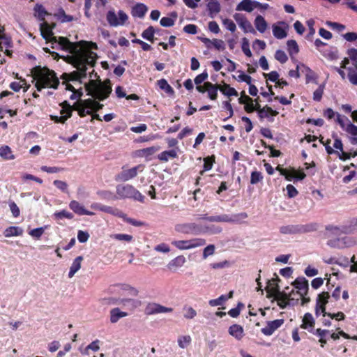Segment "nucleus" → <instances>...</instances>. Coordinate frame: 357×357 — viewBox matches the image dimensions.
I'll return each instance as SVG.
<instances>
[{
  "label": "nucleus",
  "mask_w": 357,
  "mask_h": 357,
  "mask_svg": "<svg viewBox=\"0 0 357 357\" xmlns=\"http://www.w3.org/2000/svg\"><path fill=\"white\" fill-rule=\"evenodd\" d=\"M41 36L52 43V48L65 50L72 55L70 57V63L77 69L69 74H63V77H67L69 81H80L86 77L87 66L94 67L96 63L98 55L93 52L89 51L86 47H79L84 42L72 43L66 38L53 36V33L48 24H40Z\"/></svg>",
  "instance_id": "obj_1"
},
{
  "label": "nucleus",
  "mask_w": 357,
  "mask_h": 357,
  "mask_svg": "<svg viewBox=\"0 0 357 357\" xmlns=\"http://www.w3.org/2000/svg\"><path fill=\"white\" fill-rule=\"evenodd\" d=\"M87 95L93 97L94 99L88 98L84 100V106L90 109L91 112H96L102 109L103 104L97 102L103 101L107 99L112 93V86L109 79L103 82L100 80L97 82L95 80L91 79L89 83L85 84Z\"/></svg>",
  "instance_id": "obj_2"
},
{
  "label": "nucleus",
  "mask_w": 357,
  "mask_h": 357,
  "mask_svg": "<svg viewBox=\"0 0 357 357\" xmlns=\"http://www.w3.org/2000/svg\"><path fill=\"white\" fill-rule=\"evenodd\" d=\"M33 77L36 80L35 86L38 91L45 88L56 89L59 85V80L54 71L47 67L36 66L32 70Z\"/></svg>",
  "instance_id": "obj_3"
},
{
  "label": "nucleus",
  "mask_w": 357,
  "mask_h": 357,
  "mask_svg": "<svg viewBox=\"0 0 357 357\" xmlns=\"http://www.w3.org/2000/svg\"><path fill=\"white\" fill-rule=\"evenodd\" d=\"M116 199H133L143 203L144 196L134 186L130 184H119L116 187Z\"/></svg>",
  "instance_id": "obj_4"
},
{
  "label": "nucleus",
  "mask_w": 357,
  "mask_h": 357,
  "mask_svg": "<svg viewBox=\"0 0 357 357\" xmlns=\"http://www.w3.org/2000/svg\"><path fill=\"white\" fill-rule=\"evenodd\" d=\"M175 230L177 232L184 234L199 235L208 232V227H204L203 226L195 222H186L177 224L175 226Z\"/></svg>",
  "instance_id": "obj_5"
},
{
  "label": "nucleus",
  "mask_w": 357,
  "mask_h": 357,
  "mask_svg": "<svg viewBox=\"0 0 357 357\" xmlns=\"http://www.w3.org/2000/svg\"><path fill=\"white\" fill-rule=\"evenodd\" d=\"M106 19L110 26L116 27L123 26L128 19V15L123 10L118 11V16L114 10H109L106 15Z\"/></svg>",
  "instance_id": "obj_6"
},
{
  "label": "nucleus",
  "mask_w": 357,
  "mask_h": 357,
  "mask_svg": "<svg viewBox=\"0 0 357 357\" xmlns=\"http://www.w3.org/2000/svg\"><path fill=\"white\" fill-rule=\"evenodd\" d=\"M248 217V213L245 212L233 214H222L219 215H215V222L241 224Z\"/></svg>",
  "instance_id": "obj_7"
},
{
  "label": "nucleus",
  "mask_w": 357,
  "mask_h": 357,
  "mask_svg": "<svg viewBox=\"0 0 357 357\" xmlns=\"http://www.w3.org/2000/svg\"><path fill=\"white\" fill-rule=\"evenodd\" d=\"M172 244L176 248L183 250L204 245L206 241L202 238H194L190 240L174 241L172 242Z\"/></svg>",
  "instance_id": "obj_8"
},
{
  "label": "nucleus",
  "mask_w": 357,
  "mask_h": 357,
  "mask_svg": "<svg viewBox=\"0 0 357 357\" xmlns=\"http://www.w3.org/2000/svg\"><path fill=\"white\" fill-rule=\"evenodd\" d=\"M274 299L278 301V305L281 309H285L289 305L290 294L284 291H281L280 286L276 284L273 288Z\"/></svg>",
  "instance_id": "obj_9"
},
{
  "label": "nucleus",
  "mask_w": 357,
  "mask_h": 357,
  "mask_svg": "<svg viewBox=\"0 0 357 357\" xmlns=\"http://www.w3.org/2000/svg\"><path fill=\"white\" fill-rule=\"evenodd\" d=\"M172 312H173V308L163 306L157 303H149L144 309V313L146 315L169 313Z\"/></svg>",
  "instance_id": "obj_10"
},
{
  "label": "nucleus",
  "mask_w": 357,
  "mask_h": 357,
  "mask_svg": "<svg viewBox=\"0 0 357 357\" xmlns=\"http://www.w3.org/2000/svg\"><path fill=\"white\" fill-rule=\"evenodd\" d=\"M61 105L63 107V109L61 111L62 116H50L51 119L53 120L55 123H64L72 115V107L67 101H64Z\"/></svg>",
  "instance_id": "obj_11"
},
{
  "label": "nucleus",
  "mask_w": 357,
  "mask_h": 357,
  "mask_svg": "<svg viewBox=\"0 0 357 357\" xmlns=\"http://www.w3.org/2000/svg\"><path fill=\"white\" fill-rule=\"evenodd\" d=\"M91 208L92 209L100 211H102V212H105V213H109V214H112V215H114L115 216L120 217V218H124L125 217V213H123V212H121L119 209L113 208L112 206L102 205V204H101L100 203H93L91 205Z\"/></svg>",
  "instance_id": "obj_12"
},
{
  "label": "nucleus",
  "mask_w": 357,
  "mask_h": 357,
  "mask_svg": "<svg viewBox=\"0 0 357 357\" xmlns=\"http://www.w3.org/2000/svg\"><path fill=\"white\" fill-rule=\"evenodd\" d=\"M353 244L349 237L336 238L328 241L327 245L333 248L343 249L351 246Z\"/></svg>",
  "instance_id": "obj_13"
},
{
  "label": "nucleus",
  "mask_w": 357,
  "mask_h": 357,
  "mask_svg": "<svg viewBox=\"0 0 357 357\" xmlns=\"http://www.w3.org/2000/svg\"><path fill=\"white\" fill-rule=\"evenodd\" d=\"M292 285L298 289V294L301 296H305L309 289L308 281L304 277L297 278L293 282Z\"/></svg>",
  "instance_id": "obj_14"
},
{
  "label": "nucleus",
  "mask_w": 357,
  "mask_h": 357,
  "mask_svg": "<svg viewBox=\"0 0 357 357\" xmlns=\"http://www.w3.org/2000/svg\"><path fill=\"white\" fill-rule=\"evenodd\" d=\"M284 321L283 319L268 321L267 325L261 328V333L265 335L270 336L284 324Z\"/></svg>",
  "instance_id": "obj_15"
},
{
  "label": "nucleus",
  "mask_w": 357,
  "mask_h": 357,
  "mask_svg": "<svg viewBox=\"0 0 357 357\" xmlns=\"http://www.w3.org/2000/svg\"><path fill=\"white\" fill-rule=\"evenodd\" d=\"M139 166H136L130 169H124L123 168L122 172H121L116 176V181H128L133 178H135L137 175V169Z\"/></svg>",
  "instance_id": "obj_16"
},
{
  "label": "nucleus",
  "mask_w": 357,
  "mask_h": 357,
  "mask_svg": "<svg viewBox=\"0 0 357 357\" xmlns=\"http://www.w3.org/2000/svg\"><path fill=\"white\" fill-rule=\"evenodd\" d=\"M279 24H282L284 26V28H282L278 24L273 25V34L277 39H283L287 37V29L288 28V25L284 22H279Z\"/></svg>",
  "instance_id": "obj_17"
},
{
  "label": "nucleus",
  "mask_w": 357,
  "mask_h": 357,
  "mask_svg": "<svg viewBox=\"0 0 357 357\" xmlns=\"http://www.w3.org/2000/svg\"><path fill=\"white\" fill-rule=\"evenodd\" d=\"M329 298L330 296L327 291L321 292L317 297L316 305L321 307V313L324 317L326 314V305L328 303Z\"/></svg>",
  "instance_id": "obj_18"
},
{
  "label": "nucleus",
  "mask_w": 357,
  "mask_h": 357,
  "mask_svg": "<svg viewBox=\"0 0 357 357\" xmlns=\"http://www.w3.org/2000/svg\"><path fill=\"white\" fill-rule=\"evenodd\" d=\"M204 86L208 92V97L211 100H215L218 97V91L220 89V86L217 84H212L211 82H204Z\"/></svg>",
  "instance_id": "obj_19"
},
{
  "label": "nucleus",
  "mask_w": 357,
  "mask_h": 357,
  "mask_svg": "<svg viewBox=\"0 0 357 357\" xmlns=\"http://www.w3.org/2000/svg\"><path fill=\"white\" fill-rule=\"evenodd\" d=\"M148 10L147 6L142 3H137L132 8V15L135 17L143 18Z\"/></svg>",
  "instance_id": "obj_20"
},
{
  "label": "nucleus",
  "mask_w": 357,
  "mask_h": 357,
  "mask_svg": "<svg viewBox=\"0 0 357 357\" xmlns=\"http://www.w3.org/2000/svg\"><path fill=\"white\" fill-rule=\"evenodd\" d=\"M186 262L185 257L183 255H179L174 259H172L167 264V268L169 270H176L182 267Z\"/></svg>",
  "instance_id": "obj_21"
},
{
  "label": "nucleus",
  "mask_w": 357,
  "mask_h": 357,
  "mask_svg": "<svg viewBox=\"0 0 357 357\" xmlns=\"http://www.w3.org/2000/svg\"><path fill=\"white\" fill-rule=\"evenodd\" d=\"M237 11L251 13L254 10V1L242 0L236 7Z\"/></svg>",
  "instance_id": "obj_22"
},
{
  "label": "nucleus",
  "mask_w": 357,
  "mask_h": 357,
  "mask_svg": "<svg viewBox=\"0 0 357 357\" xmlns=\"http://www.w3.org/2000/svg\"><path fill=\"white\" fill-rule=\"evenodd\" d=\"M301 70L302 73H305L306 83H309L310 82H314V83H317L316 81L317 75L313 70H312L308 66H305L303 63L301 64Z\"/></svg>",
  "instance_id": "obj_23"
},
{
  "label": "nucleus",
  "mask_w": 357,
  "mask_h": 357,
  "mask_svg": "<svg viewBox=\"0 0 357 357\" xmlns=\"http://www.w3.org/2000/svg\"><path fill=\"white\" fill-rule=\"evenodd\" d=\"M314 325V320L311 313L307 312L305 314L303 319V324L301 327L305 329H308L310 332H312Z\"/></svg>",
  "instance_id": "obj_24"
},
{
  "label": "nucleus",
  "mask_w": 357,
  "mask_h": 357,
  "mask_svg": "<svg viewBox=\"0 0 357 357\" xmlns=\"http://www.w3.org/2000/svg\"><path fill=\"white\" fill-rule=\"evenodd\" d=\"M229 333L240 340L243 337V328L238 324H233L229 328Z\"/></svg>",
  "instance_id": "obj_25"
},
{
  "label": "nucleus",
  "mask_w": 357,
  "mask_h": 357,
  "mask_svg": "<svg viewBox=\"0 0 357 357\" xmlns=\"http://www.w3.org/2000/svg\"><path fill=\"white\" fill-rule=\"evenodd\" d=\"M128 316V313L121 311L119 307L110 310V321L112 324L116 323L121 318Z\"/></svg>",
  "instance_id": "obj_26"
},
{
  "label": "nucleus",
  "mask_w": 357,
  "mask_h": 357,
  "mask_svg": "<svg viewBox=\"0 0 357 357\" xmlns=\"http://www.w3.org/2000/svg\"><path fill=\"white\" fill-rule=\"evenodd\" d=\"M83 260L82 256H78L76 257L74 261H73L70 267V271L68 273V278H72L75 274L81 268V262Z\"/></svg>",
  "instance_id": "obj_27"
},
{
  "label": "nucleus",
  "mask_w": 357,
  "mask_h": 357,
  "mask_svg": "<svg viewBox=\"0 0 357 357\" xmlns=\"http://www.w3.org/2000/svg\"><path fill=\"white\" fill-rule=\"evenodd\" d=\"M280 281V279L276 273L274 274V277L271 280L268 281V285L266 288L268 293V298H272L274 296L273 288L275 287L276 284L278 285V282Z\"/></svg>",
  "instance_id": "obj_28"
},
{
  "label": "nucleus",
  "mask_w": 357,
  "mask_h": 357,
  "mask_svg": "<svg viewBox=\"0 0 357 357\" xmlns=\"http://www.w3.org/2000/svg\"><path fill=\"white\" fill-rule=\"evenodd\" d=\"M206 6L208 11V15L211 18H213L215 15L220 11L221 9L220 4L217 0L215 1H209Z\"/></svg>",
  "instance_id": "obj_29"
},
{
  "label": "nucleus",
  "mask_w": 357,
  "mask_h": 357,
  "mask_svg": "<svg viewBox=\"0 0 357 357\" xmlns=\"http://www.w3.org/2000/svg\"><path fill=\"white\" fill-rule=\"evenodd\" d=\"M255 26L259 32L263 33L266 30L268 24L261 15H257L255 20Z\"/></svg>",
  "instance_id": "obj_30"
},
{
  "label": "nucleus",
  "mask_w": 357,
  "mask_h": 357,
  "mask_svg": "<svg viewBox=\"0 0 357 357\" xmlns=\"http://www.w3.org/2000/svg\"><path fill=\"white\" fill-rule=\"evenodd\" d=\"M23 233V229L20 227L11 226L6 228L3 232L6 237L21 236Z\"/></svg>",
  "instance_id": "obj_31"
},
{
  "label": "nucleus",
  "mask_w": 357,
  "mask_h": 357,
  "mask_svg": "<svg viewBox=\"0 0 357 357\" xmlns=\"http://www.w3.org/2000/svg\"><path fill=\"white\" fill-rule=\"evenodd\" d=\"M176 157L177 153L174 149L162 151L158 155V158L162 162H167L169 158H175Z\"/></svg>",
  "instance_id": "obj_32"
},
{
  "label": "nucleus",
  "mask_w": 357,
  "mask_h": 357,
  "mask_svg": "<svg viewBox=\"0 0 357 357\" xmlns=\"http://www.w3.org/2000/svg\"><path fill=\"white\" fill-rule=\"evenodd\" d=\"M98 197L106 201H115L117 200L116 195L109 190H99L97 192Z\"/></svg>",
  "instance_id": "obj_33"
},
{
  "label": "nucleus",
  "mask_w": 357,
  "mask_h": 357,
  "mask_svg": "<svg viewBox=\"0 0 357 357\" xmlns=\"http://www.w3.org/2000/svg\"><path fill=\"white\" fill-rule=\"evenodd\" d=\"M158 86L166 93L172 96L174 93L173 88L168 84L165 79H161L158 81Z\"/></svg>",
  "instance_id": "obj_34"
},
{
  "label": "nucleus",
  "mask_w": 357,
  "mask_h": 357,
  "mask_svg": "<svg viewBox=\"0 0 357 357\" xmlns=\"http://www.w3.org/2000/svg\"><path fill=\"white\" fill-rule=\"evenodd\" d=\"M220 91L222 94L228 97L238 96V91L227 84H225L223 86H220Z\"/></svg>",
  "instance_id": "obj_35"
},
{
  "label": "nucleus",
  "mask_w": 357,
  "mask_h": 357,
  "mask_svg": "<svg viewBox=\"0 0 357 357\" xmlns=\"http://www.w3.org/2000/svg\"><path fill=\"white\" fill-rule=\"evenodd\" d=\"M280 231L283 234H299L298 225L282 226L280 228Z\"/></svg>",
  "instance_id": "obj_36"
},
{
  "label": "nucleus",
  "mask_w": 357,
  "mask_h": 357,
  "mask_svg": "<svg viewBox=\"0 0 357 357\" xmlns=\"http://www.w3.org/2000/svg\"><path fill=\"white\" fill-rule=\"evenodd\" d=\"M155 28L153 26H149L142 33V37L150 42L154 41V34L155 33Z\"/></svg>",
  "instance_id": "obj_37"
},
{
  "label": "nucleus",
  "mask_w": 357,
  "mask_h": 357,
  "mask_svg": "<svg viewBox=\"0 0 357 357\" xmlns=\"http://www.w3.org/2000/svg\"><path fill=\"white\" fill-rule=\"evenodd\" d=\"M0 156L5 160H13L14 155L12 153L11 149L8 146L0 147Z\"/></svg>",
  "instance_id": "obj_38"
},
{
  "label": "nucleus",
  "mask_w": 357,
  "mask_h": 357,
  "mask_svg": "<svg viewBox=\"0 0 357 357\" xmlns=\"http://www.w3.org/2000/svg\"><path fill=\"white\" fill-rule=\"evenodd\" d=\"M116 303L122 304L125 306L128 305L130 306L132 308H135L140 305L141 302L139 301L135 300L132 298H124L117 301Z\"/></svg>",
  "instance_id": "obj_39"
},
{
  "label": "nucleus",
  "mask_w": 357,
  "mask_h": 357,
  "mask_svg": "<svg viewBox=\"0 0 357 357\" xmlns=\"http://www.w3.org/2000/svg\"><path fill=\"white\" fill-rule=\"evenodd\" d=\"M287 51L290 56L296 54L299 52L298 45L295 40H289L287 42Z\"/></svg>",
  "instance_id": "obj_40"
},
{
  "label": "nucleus",
  "mask_w": 357,
  "mask_h": 357,
  "mask_svg": "<svg viewBox=\"0 0 357 357\" xmlns=\"http://www.w3.org/2000/svg\"><path fill=\"white\" fill-rule=\"evenodd\" d=\"M347 70V77L349 82L354 85H357V66H354V67H349Z\"/></svg>",
  "instance_id": "obj_41"
},
{
  "label": "nucleus",
  "mask_w": 357,
  "mask_h": 357,
  "mask_svg": "<svg viewBox=\"0 0 357 357\" xmlns=\"http://www.w3.org/2000/svg\"><path fill=\"white\" fill-rule=\"evenodd\" d=\"M56 17H57V19L59 20H60V22L62 23L70 22L74 20V18L72 15H66L63 8H60L58 10Z\"/></svg>",
  "instance_id": "obj_42"
},
{
  "label": "nucleus",
  "mask_w": 357,
  "mask_h": 357,
  "mask_svg": "<svg viewBox=\"0 0 357 357\" xmlns=\"http://www.w3.org/2000/svg\"><path fill=\"white\" fill-rule=\"evenodd\" d=\"M317 223H310L307 225H298L299 234L307 233L317 230Z\"/></svg>",
  "instance_id": "obj_43"
},
{
  "label": "nucleus",
  "mask_w": 357,
  "mask_h": 357,
  "mask_svg": "<svg viewBox=\"0 0 357 357\" xmlns=\"http://www.w3.org/2000/svg\"><path fill=\"white\" fill-rule=\"evenodd\" d=\"M36 15L39 20L43 21L45 20V16L47 15L45 7L41 4H36L34 8Z\"/></svg>",
  "instance_id": "obj_44"
},
{
  "label": "nucleus",
  "mask_w": 357,
  "mask_h": 357,
  "mask_svg": "<svg viewBox=\"0 0 357 357\" xmlns=\"http://www.w3.org/2000/svg\"><path fill=\"white\" fill-rule=\"evenodd\" d=\"M70 208L75 213L82 215L84 208L77 201H71L69 204Z\"/></svg>",
  "instance_id": "obj_45"
},
{
  "label": "nucleus",
  "mask_w": 357,
  "mask_h": 357,
  "mask_svg": "<svg viewBox=\"0 0 357 357\" xmlns=\"http://www.w3.org/2000/svg\"><path fill=\"white\" fill-rule=\"evenodd\" d=\"M323 56L328 60L333 61L338 59V50L336 47H333L331 50L323 52Z\"/></svg>",
  "instance_id": "obj_46"
},
{
  "label": "nucleus",
  "mask_w": 357,
  "mask_h": 357,
  "mask_svg": "<svg viewBox=\"0 0 357 357\" xmlns=\"http://www.w3.org/2000/svg\"><path fill=\"white\" fill-rule=\"evenodd\" d=\"M329 333V331L328 330H324L321 328H317L314 333H313L314 335L320 337L319 342L321 343V346L322 347H324V344H326L327 341L324 338V336Z\"/></svg>",
  "instance_id": "obj_47"
},
{
  "label": "nucleus",
  "mask_w": 357,
  "mask_h": 357,
  "mask_svg": "<svg viewBox=\"0 0 357 357\" xmlns=\"http://www.w3.org/2000/svg\"><path fill=\"white\" fill-rule=\"evenodd\" d=\"M54 216L55 219H57V220H61L63 218H67V219L70 220V219L73 218V213H71L66 210H63V211H57V212L54 213Z\"/></svg>",
  "instance_id": "obj_48"
},
{
  "label": "nucleus",
  "mask_w": 357,
  "mask_h": 357,
  "mask_svg": "<svg viewBox=\"0 0 357 357\" xmlns=\"http://www.w3.org/2000/svg\"><path fill=\"white\" fill-rule=\"evenodd\" d=\"M325 88V84H321L319 86V87L314 91L313 93V100L315 101H320L321 100L322 96L324 94V90Z\"/></svg>",
  "instance_id": "obj_49"
},
{
  "label": "nucleus",
  "mask_w": 357,
  "mask_h": 357,
  "mask_svg": "<svg viewBox=\"0 0 357 357\" xmlns=\"http://www.w3.org/2000/svg\"><path fill=\"white\" fill-rule=\"evenodd\" d=\"M190 342L191 337L190 335L181 336L178 339V344L182 349L186 348L190 344Z\"/></svg>",
  "instance_id": "obj_50"
},
{
  "label": "nucleus",
  "mask_w": 357,
  "mask_h": 357,
  "mask_svg": "<svg viewBox=\"0 0 357 357\" xmlns=\"http://www.w3.org/2000/svg\"><path fill=\"white\" fill-rule=\"evenodd\" d=\"M213 160L211 157H207L204 159L203 170L200 172V174L203 175L204 172L209 171L213 167Z\"/></svg>",
  "instance_id": "obj_51"
},
{
  "label": "nucleus",
  "mask_w": 357,
  "mask_h": 357,
  "mask_svg": "<svg viewBox=\"0 0 357 357\" xmlns=\"http://www.w3.org/2000/svg\"><path fill=\"white\" fill-rule=\"evenodd\" d=\"M227 300V296L221 295L218 298L210 300L208 303L211 306L215 307V306L222 305Z\"/></svg>",
  "instance_id": "obj_52"
},
{
  "label": "nucleus",
  "mask_w": 357,
  "mask_h": 357,
  "mask_svg": "<svg viewBox=\"0 0 357 357\" xmlns=\"http://www.w3.org/2000/svg\"><path fill=\"white\" fill-rule=\"evenodd\" d=\"M275 58L281 63H284L287 61L288 57L286 53L281 50H278L275 54Z\"/></svg>",
  "instance_id": "obj_53"
},
{
  "label": "nucleus",
  "mask_w": 357,
  "mask_h": 357,
  "mask_svg": "<svg viewBox=\"0 0 357 357\" xmlns=\"http://www.w3.org/2000/svg\"><path fill=\"white\" fill-rule=\"evenodd\" d=\"M242 51L248 57L252 56V52L250 49L249 41L246 38L242 39Z\"/></svg>",
  "instance_id": "obj_54"
},
{
  "label": "nucleus",
  "mask_w": 357,
  "mask_h": 357,
  "mask_svg": "<svg viewBox=\"0 0 357 357\" xmlns=\"http://www.w3.org/2000/svg\"><path fill=\"white\" fill-rule=\"evenodd\" d=\"M240 27L243 29V31L245 33H251L253 34L256 33V31L253 28L252 24L248 20H246L243 22V24H242L241 26H240Z\"/></svg>",
  "instance_id": "obj_55"
},
{
  "label": "nucleus",
  "mask_w": 357,
  "mask_h": 357,
  "mask_svg": "<svg viewBox=\"0 0 357 357\" xmlns=\"http://www.w3.org/2000/svg\"><path fill=\"white\" fill-rule=\"evenodd\" d=\"M263 179V176L260 172L255 171L251 173L250 183L256 184Z\"/></svg>",
  "instance_id": "obj_56"
},
{
  "label": "nucleus",
  "mask_w": 357,
  "mask_h": 357,
  "mask_svg": "<svg viewBox=\"0 0 357 357\" xmlns=\"http://www.w3.org/2000/svg\"><path fill=\"white\" fill-rule=\"evenodd\" d=\"M314 20L312 19L308 20L307 21V25L308 26L309 32L306 36L307 39H310L315 33V29L314 28Z\"/></svg>",
  "instance_id": "obj_57"
},
{
  "label": "nucleus",
  "mask_w": 357,
  "mask_h": 357,
  "mask_svg": "<svg viewBox=\"0 0 357 357\" xmlns=\"http://www.w3.org/2000/svg\"><path fill=\"white\" fill-rule=\"evenodd\" d=\"M326 25L334 30H337L338 32H341L345 29V26L344 24H340L338 22H333L331 21L326 22Z\"/></svg>",
  "instance_id": "obj_58"
},
{
  "label": "nucleus",
  "mask_w": 357,
  "mask_h": 357,
  "mask_svg": "<svg viewBox=\"0 0 357 357\" xmlns=\"http://www.w3.org/2000/svg\"><path fill=\"white\" fill-rule=\"evenodd\" d=\"M222 24L225 26V28L230 31L231 32H234L236 31V26L234 22L228 18L224 19L222 20Z\"/></svg>",
  "instance_id": "obj_59"
},
{
  "label": "nucleus",
  "mask_w": 357,
  "mask_h": 357,
  "mask_svg": "<svg viewBox=\"0 0 357 357\" xmlns=\"http://www.w3.org/2000/svg\"><path fill=\"white\" fill-rule=\"evenodd\" d=\"M347 54L353 63V66H357V49L351 48L347 50Z\"/></svg>",
  "instance_id": "obj_60"
},
{
  "label": "nucleus",
  "mask_w": 357,
  "mask_h": 357,
  "mask_svg": "<svg viewBox=\"0 0 357 357\" xmlns=\"http://www.w3.org/2000/svg\"><path fill=\"white\" fill-rule=\"evenodd\" d=\"M160 24L164 27H171L174 24V20L168 17H163L160 19Z\"/></svg>",
  "instance_id": "obj_61"
},
{
  "label": "nucleus",
  "mask_w": 357,
  "mask_h": 357,
  "mask_svg": "<svg viewBox=\"0 0 357 357\" xmlns=\"http://www.w3.org/2000/svg\"><path fill=\"white\" fill-rule=\"evenodd\" d=\"M208 77V73L206 70H204L202 73L197 75L194 79L195 84L196 85L201 84L202 82H204L206 79H207Z\"/></svg>",
  "instance_id": "obj_62"
},
{
  "label": "nucleus",
  "mask_w": 357,
  "mask_h": 357,
  "mask_svg": "<svg viewBox=\"0 0 357 357\" xmlns=\"http://www.w3.org/2000/svg\"><path fill=\"white\" fill-rule=\"evenodd\" d=\"M185 312L183 317L187 319H192L197 315V312L192 307H184Z\"/></svg>",
  "instance_id": "obj_63"
},
{
  "label": "nucleus",
  "mask_w": 357,
  "mask_h": 357,
  "mask_svg": "<svg viewBox=\"0 0 357 357\" xmlns=\"http://www.w3.org/2000/svg\"><path fill=\"white\" fill-rule=\"evenodd\" d=\"M344 130L353 137L357 136V126L350 122L347 125Z\"/></svg>",
  "instance_id": "obj_64"
}]
</instances>
